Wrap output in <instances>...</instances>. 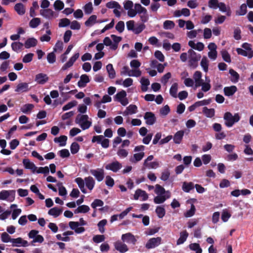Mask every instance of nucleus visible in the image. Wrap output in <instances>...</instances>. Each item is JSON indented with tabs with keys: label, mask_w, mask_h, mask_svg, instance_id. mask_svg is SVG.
Instances as JSON below:
<instances>
[{
	"label": "nucleus",
	"mask_w": 253,
	"mask_h": 253,
	"mask_svg": "<svg viewBox=\"0 0 253 253\" xmlns=\"http://www.w3.org/2000/svg\"><path fill=\"white\" fill-rule=\"evenodd\" d=\"M14 10L19 15H23L25 13L24 4L21 2L17 3L15 5Z\"/></svg>",
	"instance_id": "nucleus-36"
},
{
	"label": "nucleus",
	"mask_w": 253,
	"mask_h": 253,
	"mask_svg": "<svg viewBox=\"0 0 253 253\" xmlns=\"http://www.w3.org/2000/svg\"><path fill=\"white\" fill-rule=\"evenodd\" d=\"M229 73L231 76L230 81L232 83L235 84L238 82L240 79V75L236 71L233 69H230L229 70Z\"/></svg>",
	"instance_id": "nucleus-29"
},
{
	"label": "nucleus",
	"mask_w": 253,
	"mask_h": 253,
	"mask_svg": "<svg viewBox=\"0 0 253 253\" xmlns=\"http://www.w3.org/2000/svg\"><path fill=\"white\" fill-rule=\"evenodd\" d=\"M223 60L227 63H231V59L230 54L226 50H222L220 51Z\"/></svg>",
	"instance_id": "nucleus-43"
},
{
	"label": "nucleus",
	"mask_w": 253,
	"mask_h": 253,
	"mask_svg": "<svg viewBox=\"0 0 253 253\" xmlns=\"http://www.w3.org/2000/svg\"><path fill=\"white\" fill-rule=\"evenodd\" d=\"M90 173L98 182L102 181L104 178V171L102 169H91L90 170Z\"/></svg>",
	"instance_id": "nucleus-7"
},
{
	"label": "nucleus",
	"mask_w": 253,
	"mask_h": 253,
	"mask_svg": "<svg viewBox=\"0 0 253 253\" xmlns=\"http://www.w3.org/2000/svg\"><path fill=\"white\" fill-rule=\"evenodd\" d=\"M106 7L109 9L116 8V9H121V5L116 1H111L108 2L106 4Z\"/></svg>",
	"instance_id": "nucleus-46"
},
{
	"label": "nucleus",
	"mask_w": 253,
	"mask_h": 253,
	"mask_svg": "<svg viewBox=\"0 0 253 253\" xmlns=\"http://www.w3.org/2000/svg\"><path fill=\"white\" fill-rule=\"evenodd\" d=\"M91 142H96L97 144H101L103 148H107L109 146L110 140L105 138L102 135H94L92 138Z\"/></svg>",
	"instance_id": "nucleus-4"
},
{
	"label": "nucleus",
	"mask_w": 253,
	"mask_h": 253,
	"mask_svg": "<svg viewBox=\"0 0 253 253\" xmlns=\"http://www.w3.org/2000/svg\"><path fill=\"white\" fill-rule=\"evenodd\" d=\"M22 163L25 169H30L33 172H35L38 169L34 163L31 162L28 159H24Z\"/></svg>",
	"instance_id": "nucleus-15"
},
{
	"label": "nucleus",
	"mask_w": 253,
	"mask_h": 253,
	"mask_svg": "<svg viewBox=\"0 0 253 253\" xmlns=\"http://www.w3.org/2000/svg\"><path fill=\"white\" fill-rule=\"evenodd\" d=\"M178 89V84L176 83H173L170 89L169 94L173 98H176L177 97V92Z\"/></svg>",
	"instance_id": "nucleus-39"
},
{
	"label": "nucleus",
	"mask_w": 253,
	"mask_h": 253,
	"mask_svg": "<svg viewBox=\"0 0 253 253\" xmlns=\"http://www.w3.org/2000/svg\"><path fill=\"white\" fill-rule=\"evenodd\" d=\"M189 249L196 253H202V249L198 243H191L189 245Z\"/></svg>",
	"instance_id": "nucleus-38"
},
{
	"label": "nucleus",
	"mask_w": 253,
	"mask_h": 253,
	"mask_svg": "<svg viewBox=\"0 0 253 253\" xmlns=\"http://www.w3.org/2000/svg\"><path fill=\"white\" fill-rule=\"evenodd\" d=\"M39 8L38 1H34L32 3V6L30 9V16L31 17H34L36 16L35 9Z\"/></svg>",
	"instance_id": "nucleus-51"
},
{
	"label": "nucleus",
	"mask_w": 253,
	"mask_h": 253,
	"mask_svg": "<svg viewBox=\"0 0 253 253\" xmlns=\"http://www.w3.org/2000/svg\"><path fill=\"white\" fill-rule=\"evenodd\" d=\"M188 236V233L186 230L181 232L180 233L179 238L177 240L176 244L179 245L183 244L186 241Z\"/></svg>",
	"instance_id": "nucleus-31"
},
{
	"label": "nucleus",
	"mask_w": 253,
	"mask_h": 253,
	"mask_svg": "<svg viewBox=\"0 0 253 253\" xmlns=\"http://www.w3.org/2000/svg\"><path fill=\"white\" fill-rule=\"evenodd\" d=\"M77 105V101L76 100H72L63 106L62 107V110L63 111H67L76 106Z\"/></svg>",
	"instance_id": "nucleus-49"
},
{
	"label": "nucleus",
	"mask_w": 253,
	"mask_h": 253,
	"mask_svg": "<svg viewBox=\"0 0 253 253\" xmlns=\"http://www.w3.org/2000/svg\"><path fill=\"white\" fill-rule=\"evenodd\" d=\"M62 211L63 210L62 209L55 207L49 210L48 211V214L50 215L53 216L55 218H56L62 213Z\"/></svg>",
	"instance_id": "nucleus-23"
},
{
	"label": "nucleus",
	"mask_w": 253,
	"mask_h": 253,
	"mask_svg": "<svg viewBox=\"0 0 253 253\" xmlns=\"http://www.w3.org/2000/svg\"><path fill=\"white\" fill-rule=\"evenodd\" d=\"M122 168V164L118 161L109 163L105 167L106 169L111 170L114 172H118Z\"/></svg>",
	"instance_id": "nucleus-6"
},
{
	"label": "nucleus",
	"mask_w": 253,
	"mask_h": 253,
	"mask_svg": "<svg viewBox=\"0 0 253 253\" xmlns=\"http://www.w3.org/2000/svg\"><path fill=\"white\" fill-rule=\"evenodd\" d=\"M70 23H71V21L69 19H68L67 18H64L61 19L60 20V22L59 23L58 26L59 27H62V28L66 27L69 26L70 25Z\"/></svg>",
	"instance_id": "nucleus-57"
},
{
	"label": "nucleus",
	"mask_w": 253,
	"mask_h": 253,
	"mask_svg": "<svg viewBox=\"0 0 253 253\" xmlns=\"http://www.w3.org/2000/svg\"><path fill=\"white\" fill-rule=\"evenodd\" d=\"M184 132L182 130L177 131L174 135L173 137V142L176 144H179L181 143L183 136Z\"/></svg>",
	"instance_id": "nucleus-21"
},
{
	"label": "nucleus",
	"mask_w": 253,
	"mask_h": 253,
	"mask_svg": "<svg viewBox=\"0 0 253 253\" xmlns=\"http://www.w3.org/2000/svg\"><path fill=\"white\" fill-rule=\"evenodd\" d=\"M80 145L77 142H73L70 146L71 153L72 154H77L79 152V151L80 150Z\"/></svg>",
	"instance_id": "nucleus-52"
},
{
	"label": "nucleus",
	"mask_w": 253,
	"mask_h": 253,
	"mask_svg": "<svg viewBox=\"0 0 253 253\" xmlns=\"http://www.w3.org/2000/svg\"><path fill=\"white\" fill-rule=\"evenodd\" d=\"M237 91V87L235 85L225 86L223 88L224 94L229 97L232 96Z\"/></svg>",
	"instance_id": "nucleus-17"
},
{
	"label": "nucleus",
	"mask_w": 253,
	"mask_h": 253,
	"mask_svg": "<svg viewBox=\"0 0 253 253\" xmlns=\"http://www.w3.org/2000/svg\"><path fill=\"white\" fill-rule=\"evenodd\" d=\"M105 239V237L103 235H94L92 238V241L93 242L96 244L104 242Z\"/></svg>",
	"instance_id": "nucleus-58"
},
{
	"label": "nucleus",
	"mask_w": 253,
	"mask_h": 253,
	"mask_svg": "<svg viewBox=\"0 0 253 253\" xmlns=\"http://www.w3.org/2000/svg\"><path fill=\"white\" fill-rule=\"evenodd\" d=\"M241 47L242 48H236L238 54L247 57L249 59L253 57V50L250 43L244 42L242 43Z\"/></svg>",
	"instance_id": "nucleus-1"
},
{
	"label": "nucleus",
	"mask_w": 253,
	"mask_h": 253,
	"mask_svg": "<svg viewBox=\"0 0 253 253\" xmlns=\"http://www.w3.org/2000/svg\"><path fill=\"white\" fill-rule=\"evenodd\" d=\"M84 10L85 14L89 15L91 14L93 10L92 4L91 2H89L84 6Z\"/></svg>",
	"instance_id": "nucleus-63"
},
{
	"label": "nucleus",
	"mask_w": 253,
	"mask_h": 253,
	"mask_svg": "<svg viewBox=\"0 0 253 253\" xmlns=\"http://www.w3.org/2000/svg\"><path fill=\"white\" fill-rule=\"evenodd\" d=\"M200 65L205 72H207L209 69V60L206 56H204L201 61Z\"/></svg>",
	"instance_id": "nucleus-37"
},
{
	"label": "nucleus",
	"mask_w": 253,
	"mask_h": 253,
	"mask_svg": "<svg viewBox=\"0 0 253 253\" xmlns=\"http://www.w3.org/2000/svg\"><path fill=\"white\" fill-rule=\"evenodd\" d=\"M170 197V192H168L165 195H157L154 198V203L156 204H161L164 203L167 199Z\"/></svg>",
	"instance_id": "nucleus-13"
},
{
	"label": "nucleus",
	"mask_w": 253,
	"mask_h": 253,
	"mask_svg": "<svg viewBox=\"0 0 253 253\" xmlns=\"http://www.w3.org/2000/svg\"><path fill=\"white\" fill-rule=\"evenodd\" d=\"M48 79L46 74L41 73L36 75L35 81L40 84H44L48 81Z\"/></svg>",
	"instance_id": "nucleus-14"
},
{
	"label": "nucleus",
	"mask_w": 253,
	"mask_h": 253,
	"mask_svg": "<svg viewBox=\"0 0 253 253\" xmlns=\"http://www.w3.org/2000/svg\"><path fill=\"white\" fill-rule=\"evenodd\" d=\"M34 107V106L32 104H26L21 108V111L23 113L27 114L31 111Z\"/></svg>",
	"instance_id": "nucleus-56"
},
{
	"label": "nucleus",
	"mask_w": 253,
	"mask_h": 253,
	"mask_svg": "<svg viewBox=\"0 0 253 253\" xmlns=\"http://www.w3.org/2000/svg\"><path fill=\"white\" fill-rule=\"evenodd\" d=\"M144 155L145 154L143 152L135 153L133 154V157L129 159V161L132 163L138 162L143 159Z\"/></svg>",
	"instance_id": "nucleus-25"
},
{
	"label": "nucleus",
	"mask_w": 253,
	"mask_h": 253,
	"mask_svg": "<svg viewBox=\"0 0 253 253\" xmlns=\"http://www.w3.org/2000/svg\"><path fill=\"white\" fill-rule=\"evenodd\" d=\"M126 26L128 31H132L136 35L141 33L146 27L143 23L139 24L136 27H135V22L133 20L127 21Z\"/></svg>",
	"instance_id": "nucleus-3"
},
{
	"label": "nucleus",
	"mask_w": 253,
	"mask_h": 253,
	"mask_svg": "<svg viewBox=\"0 0 253 253\" xmlns=\"http://www.w3.org/2000/svg\"><path fill=\"white\" fill-rule=\"evenodd\" d=\"M155 212L158 218H163L166 214V210L164 206H157L155 209Z\"/></svg>",
	"instance_id": "nucleus-26"
},
{
	"label": "nucleus",
	"mask_w": 253,
	"mask_h": 253,
	"mask_svg": "<svg viewBox=\"0 0 253 253\" xmlns=\"http://www.w3.org/2000/svg\"><path fill=\"white\" fill-rule=\"evenodd\" d=\"M170 172L168 169H166L161 173L160 177L161 180L164 181H166L169 179L170 176Z\"/></svg>",
	"instance_id": "nucleus-62"
},
{
	"label": "nucleus",
	"mask_w": 253,
	"mask_h": 253,
	"mask_svg": "<svg viewBox=\"0 0 253 253\" xmlns=\"http://www.w3.org/2000/svg\"><path fill=\"white\" fill-rule=\"evenodd\" d=\"M154 192L157 195H167L168 192L169 191V190L166 191L165 189L160 185L156 184L155 185Z\"/></svg>",
	"instance_id": "nucleus-35"
},
{
	"label": "nucleus",
	"mask_w": 253,
	"mask_h": 253,
	"mask_svg": "<svg viewBox=\"0 0 253 253\" xmlns=\"http://www.w3.org/2000/svg\"><path fill=\"white\" fill-rule=\"evenodd\" d=\"M75 182L78 184L81 191L84 193L86 194L87 191L84 187L85 182L81 177H77L75 179Z\"/></svg>",
	"instance_id": "nucleus-27"
},
{
	"label": "nucleus",
	"mask_w": 253,
	"mask_h": 253,
	"mask_svg": "<svg viewBox=\"0 0 253 253\" xmlns=\"http://www.w3.org/2000/svg\"><path fill=\"white\" fill-rule=\"evenodd\" d=\"M247 12V7L246 3H243L240 7L239 11H237L236 14L239 16H244Z\"/></svg>",
	"instance_id": "nucleus-61"
},
{
	"label": "nucleus",
	"mask_w": 253,
	"mask_h": 253,
	"mask_svg": "<svg viewBox=\"0 0 253 253\" xmlns=\"http://www.w3.org/2000/svg\"><path fill=\"white\" fill-rule=\"evenodd\" d=\"M175 26L174 22L171 20H166L163 23V27L166 30H170Z\"/></svg>",
	"instance_id": "nucleus-55"
},
{
	"label": "nucleus",
	"mask_w": 253,
	"mask_h": 253,
	"mask_svg": "<svg viewBox=\"0 0 253 253\" xmlns=\"http://www.w3.org/2000/svg\"><path fill=\"white\" fill-rule=\"evenodd\" d=\"M54 11L50 8L40 10V14L46 19H51L54 16Z\"/></svg>",
	"instance_id": "nucleus-19"
},
{
	"label": "nucleus",
	"mask_w": 253,
	"mask_h": 253,
	"mask_svg": "<svg viewBox=\"0 0 253 253\" xmlns=\"http://www.w3.org/2000/svg\"><path fill=\"white\" fill-rule=\"evenodd\" d=\"M47 60L48 63L49 64H53L56 61V55L55 54V52L53 51L47 53Z\"/></svg>",
	"instance_id": "nucleus-54"
},
{
	"label": "nucleus",
	"mask_w": 253,
	"mask_h": 253,
	"mask_svg": "<svg viewBox=\"0 0 253 253\" xmlns=\"http://www.w3.org/2000/svg\"><path fill=\"white\" fill-rule=\"evenodd\" d=\"M67 139V136L61 135L59 137L54 138V141L55 143H59L60 146L63 147L66 145Z\"/></svg>",
	"instance_id": "nucleus-32"
},
{
	"label": "nucleus",
	"mask_w": 253,
	"mask_h": 253,
	"mask_svg": "<svg viewBox=\"0 0 253 253\" xmlns=\"http://www.w3.org/2000/svg\"><path fill=\"white\" fill-rule=\"evenodd\" d=\"M140 84H141V90L143 92H146L148 90V86L150 84V81L148 78L142 77L140 80Z\"/></svg>",
	"instance_id": "nucleus-34"
},
{
	"label": "nucleus",
	"mask_w": 253,
	"mask_h": 253,
	"mask_svg": "<svg viewBox=\"0 0 253 253\" xmlns=\"http://www.w3.org/2000/svg\"><path fill=\"white\" fill-rule=\"evenodd\" d=\"M107 220L105 219H102L98 222L97 223V226L99 232L103 234L105 232L104 226L106 225Z\"/></svg>",
	"instance_id": "nucleus-48"
},
{
	"label": "nucleus",
	"mask_w": 253,
	"mask_h": 253,
	"mask_svg": "<svg viewBox=\"0 0 253 253\" xmlns=\"http://www.w3.org/2000/svg\"><path fill=\"white\" fill-rule=\"evenodd\" d=\"M223 119L225 120V125L228 127H231L240 121V116L238 113L233 116L231 112H227L224 114Z\"/></svg>",
	"instance_id": "nucleus-2"
},
{
	"label": "nucleus",
	"mask_w": 253,
	"mask_h": 253,
	"mask_svg": "<svg viewBox=\"0 0 253 253\" xmlns=\"http://www.w3.org/2000/svg\"><path fill=\"white\" fill-rule=\"evenodd\" d=\"M88 116L87 115L78 114L75 119V123L76 124H80L83 122L88 121Z\"/></svg>",
	"instance_id": "nucleus-47"
},
{
	"label": "nucleus",
	"mask_w": 253,
	"mask_h": 253,
	"mask_svg": "<svg viewBox=\"0 0 253 253\" xmlns=\"http://www.w3.org/2000/svg\"><path fill=\"white\" fill-rule=\"evenodd\" d=\"M140 197H142V201H145L148 199V195L145 191L141 189H137L135 191L133 198L135 200H137Z\"/></svg>",
	"instance_id": "nucleus-11"
},
{
	"label": "nucleus",
	"mask_w": 253,
	"mask_h": 253,
	"mask_svg": "<svg viewBox=\"0 0 253 253\" xmlns=\"http://www.w3.org/2000/svg\"><path fill=\"white\" fill-rule=\"evenodd\" d=\"M41 23V19L39 18L33 17L29 22V26L32 28H36Z\"/></svg>",
	"instance_id": "nucleus-44"
},
{
	"label": "nucleus",
	"mask_w": 253,
	"mask_h": 253,
	"mask_svg": "<svg viewBox=\"0 0 253 253\" xmlns=\"http://www.w3.org/2000/svg\"><path fill=\"white\" fill-rule=\"evenodd\" d=\"M144 119L146 120V124L147 125L152 126L156 122V117L154 113L147 112L144 115Z\"/></svg>",
	"instance_id": "nucleus-10"
},
{
	"label": "nucleus",
	"mask_w": 253,
	"mask_h": 253,
	"mask_svg": "<svg viewBox=\"0 0 253 253\" xmlns=\"http://www.w3.org/2000/svg\"><path fill=\"white\" fill-rule=\"evenodd\" d=\"M30 89L29 84L25 82L19 83L15 87L14 91L18 93L27 92Z\"/></svg>",
	"instance_id": "nucleus-12"
},
{
	"label": "nucleus",
	"mask_w": 253,
	"mask_h": 253,
	"mask_svg": "<svg viewBox=\"0 0 253 253\" xmlns=\"http://www.w3.org/2000/svg\"><path fill=\"white\" fill-rule=\"evenodd\" d=\"M126 93L125 90H122L118 92L114 96V99L115 101H119L121 99L125 98L126 96Z\"/></svg>",
	"instance_id": "nucleus-45"
},
{
	"label": "nucleus",
	"mask_w": 253,
	"mask_h": 253,
	"mask_svg": "<svg viewBox=\"0 0 253 253\" xmlns=\"http://www.w3.org/2000/svg\"><path fill=\"white\" fill-rule=\"evenodd\" d=\"M84 181L85 182V186L89 190H91L94 187L95 180L91 176H88L84 178Z\"/></svg>",
	"instance_id": "nucleus-24"
},
{
	"label": "nucleus",
	"mask_w": 253,
	"mask_h": 253,
	"mask_svg": "<svg viewBox=\"0 0 253 253\" xmlns=\"http://www.w3.org/2000/svg\"><path fill=\"white\" fill-rule=\"evenodd\" d=\"M97 16L95 15H91L85 22L84 24L86 27H90L97 23Z\"/></svg>",
	"instance_id": "nucleus-40"
},
{
	"label": "nucleus",
	"mask_w": 253,
	"mask_h": 253,
	"mask_svg": "<svg viewBox=\"0 0 253 253\" xmlns=\"http://www.w3.org/2000/svg\"><path fill=\"white\" fill-rule=\"evenodd\" d=\"M38 41L35 38H29L24 42V46L26 48L29 49L37 45Z\"/></svg>",
	"instance_id": "nucleus-20"
},
{
	"label": "nucleus",
	"mask_w": 253,
	"mask_h": 253,
	"mask_svg": "<svg viewBox=\"0 0 253 253\" xmlns=\"http://www.w3.org/2000/svg\"><path fill=\"white\" fill-rule=\"evenodd\" d=\"M203 113L207 118H211L215 115V110L213 108H208L207 107L203 108Z\"/></svg>",
	"instance_id": "nucleus-28"
},
{
	"label": "nucleus",
	"mask_w": 253,
	"mask_h": 253,
	"mask_svg": "<svg viewBox=\"0 0 253 253\" xmlns=\"http://www.w3.org/2000/svg\"><path fill=\"white\" fill-rule=\"evenodd\" d=\"M125 25L124 21H119L115 26L116 30L120 33H122L125 30Z\"/></svg>",
	"instance_id": "nucleus-59"
},
{
	"label": "nucleus",
	"mask_w": 253,
	"mask_h": 253,
	"mask_svg": "<svg viewBox=\"0 0 253 253\" xmlns=\"http://www.w3.org/2000/svg\"><path fill=\"white\" fill-rule=\"evenodd\" d=\"M106 68L109 78L111 79H114L116 77V72L114 69L113 65L109 63L106 66Z\"/></svg>",
	"instance_id": "nucleus-33"
},
{
	"label": "nucleus",
	"mask_w": 253,
	"mask_h": 253,
	"mask_svg": "<svg viewBox=\"0 0 253 253\" xmlns=\"http://www.w3.org/2000/svg\"><path fill=\"white\" fill-rule=\"evenodd\" d=\"M194 189V184L192 182L184 181L182 183V189L185 193H189Z\"/></svg>",
	"instance_id": "nucleus-22"
},
{
	"label": "nucleus",
	"mask_w": 253,
	"mask_h": 253,
	"mask_svg": "<svg viewBox=\"0 0 253 253\" xmlns=\"http://www.w3.org/2000/svg\"><path fill=\"white\" fill-rule=\"evenodd\" d=\"M121 239L123 242L132 245H135L137 241L135 236L130 232L123 234L121 236Z\"/></svg>",
	"instance_id": "nucleus-8"
},
{
	"label": "nucleus",
	"mask_w": 253,
	"mask_h": 253,
	"mask_svg": "<svg viewBox=\"0 0 253 253\" xmlns=\"http://www.w3.org/2000/svg\"><path fill=\"white\" fill-rule=\"evenodd\" d=\"M134 9L135 10L137 14H141L143 13L144 14H146L147 13V9L143 7L140 3H136L134 4Z\"/></svg>",
	"instance_id": "nucleus-41"
},
{
	"label": "nucleus",
	"mask_w": 253,
	"mask_h": 253,
	"mask_svg": "<svg viewBox=\"0 0 253 253\" xmlns=\"http://www.w3.org/2000/svg\"><path fill=\"white\" fill-rule=\"evenodd\" d=\"M24 44L22 42H14L11 43V48L14 51L17 52L18 50L22 49Z\"/></svg>",
	"instance_id": "nucleus-50"
},
{
	"label": "nucleus",
	"mask_w": 253,
	"mask_h": 253,
	"mask_svg": "<svg viewBox=\"0 0 253 253\" xmlns=\"http://www.w3.org/2000/svg\"><path fill=\"white\" fill-rule=\"evenodd\" d=\"M11 243L12 247H26L29 245L27 241L24 240L21 237H18L17 238H13L11 239Z\"/></svg>",
	"instance_id": "nucleus-9"
},
{
	"label": "nucleus",
	"mask_w": 253,
	"mask_h": 253,
	"mask_svg": "<svg viewBox=\"0 0 253 253\" xmlns=\"http://www.w3.org/2000/svg\"><path fill=\"white\" fill-rule=\"evenodd\" d=\"M89 82L90 79L89 76L86 74H83L81 76L80 80L78 81L77 84L80 88H84Z\"/></svg>",
	"instance_id": "nucleus-16"
},
{
	"label": "nucleus",
	"mask_w": 253,
	"mask_h": 253,
	"mask_svg": "<svg viewBox=\"0 0 253 253\" xmlns=\"http://www.w3.org/2000/svg\"><path fill=\"white\" fill-rule=\"evenodd\" d=\"M53 7L55 10L60 11L63 9L64 4L61 0H56L54 1Z\"/></svg>",
	"instance_id": "nucleus-53"
},
{
	"label": "nucleus",
	"mask_w": 253,
	"mask_h": 253,
	"mask_svg": "<svg viewBox=\"0 0 253 253\" xmlns=\"http://www.w3.org/2000/svg\"><path fill=\"white\" fill-rule=\"evenodd\" d=\"M104 205L103 201L100 199H95L91 204V207L92 208L95 209L98 207H102Z\"/></svg>",
	"instance_id": "nucleus-64"
},
{
	"label": "nucleus",
	"mask_w": 253,
	"mask_h": 253,
	"mask_svg": "<svg viewBox=\"0 0 253 253\" xmlns=\"http://www.w3.org/2000/svg\"><path fill=\"white\" fill-rule=\"evenodd\" d=\"M115 249L121 253H125L128 250L126 245L120 241H117L114 243Z\"/></svg>",
	"instance_id": "nucleus-18"
},
{
	"label": "nucleus",
	"mask_w": 253,
	"mask_h": 253,
	"mask_svg": "<svg viewBox=\"0 0 253 253\" xmlns=\"http://www.w3.org/2000/svg\"><path fill=\"white\" fill-rule=\"evenodd\" d=\"M162 241V238L160 237L150 238L145 244V248L147 249H154L159 246Z\"/></svg>",
	"instance_id": "nucleus-5"
},
{
	"label": "nucleus",
	"mask_w": 253,
	"mask_h": 253,
	"mask_svg": "<svg viewBox=\"0 0 253 253\" xmlns=\"http://www.w3.org/2000/svg\"><path fill=\"white\" fill-rule=\"evenodd\" d=\"M188 53L189 55V59L193 61H199L201 58V54L197 53L192 49H189L188 51Z\"/></svg>",
	"instance_id": "nucleus-30"
},
{
	"label": "nucleus",
	"mask_w": 253,
	"mask_h": 253,
	"mask_svg": "<svg viewBox=\"0 0 253 253\" xmlns=\"http://www.w3.org/2000/svg\"><path fill=\"white\" fill-rule=\"evenodd\" d=\"M196 208L193 204H192L190 206V209L187 210L184 214V215L185 217H191L193 216L196 211Z\"/></svg>",
	"instance_id": "nucleus-42"
},
{
	"label": "nucleus",
	"mask_w": 253,
	"mask_h": 253,
	"mask_svg": "<svg viewBox=\"0 0 253 253\" xmlns=\"http://www.w3.org/2000/svg\"><path fill=\"white\" fill-rule=\"evenodd\" d=\"M34 54L33 53H28L25 54L22 58V62L24 63H28L33 60Z\"/></svg>",
	"instance_id": "nucleus-60"
}]
</instances>
